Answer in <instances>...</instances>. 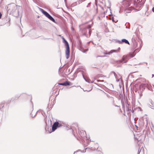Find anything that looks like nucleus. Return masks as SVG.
<instances>
[{
	"mask_svg": "<svg viewBox=\"0 0 154 154\" xmlns=\"http://www.w3.org/2000/svg\"><path fill=\"white\" fill-rule=\"evenodd\" d=\"M138 51H138V50L137 49L135 50L133 53L130 54V57L127 55H124L122 57L121 60H117L116 62L117 63H121L122 64L124 63H126L130 58L133 57L135 55L136 52Z\"/></svg>",
	"mask_w": 154,
	"mask_h": 154,
	"instance_id": "1",
	"label": "nucleus"
},
{
	"mask_svg": "<svg viewBox=\"0 0 154 154\" xmlns=\"http://www.w3.org/2000/svg\"><path fill=\"white\" fill-rule=\"evenodd\" d=\"M63 42L64 44V45L66 47L65 54L66 57V58L67 59H68L69 57L70 53L69 45L68 42L65 39H63Z\"/></svg>",
	"mask_w": 154,
	"mask_h": 154,
	"instance_id": "2",
	"label": "nucleus"
},
{
	"mask_svg": "<svg viewBox=\"0 0 154 154\" xmlns=\"http://www.w3.org/2000/svg\"><path fill=\"white\" fill-rule=\"evenodd\" d=\"M50 20L54 23H56L55 19L47 12L45 10H40Z\"/></svg>",
	"mask_w": 154,
	"mask_h": 154,
	"instance_id": "3",
	"label": "nucleus"
},
{
	"mask_svg": "<svg viewBox=\"0 0 154 154\" xmlns=\"http://www.w3.org/2000/svg\"><path fill=\"white\" fill-rule=\"evenodd\" d=\"M134 0H125L123 2V5L125 7H126L130 6L131 2H134Z\"/></svg>",
	"mask_w": 154,
	"mask_h": 154,
	"instance_id": "4",
	"label": "nucleus"
},
{
	"mask_svg": "<svg viewBox=\"0 0 154 154\" xmlns=\"http://www.w3.org/2000/svg\"><path fill=\"white\" fill-rule=\"evenodd\" d=\"M81 73L82 74L84 80L87 82L89 83H92L93 82H91V80L87 77H85L84 73V72L82 71H80Z\"/></svg>",
	"mask_w": 154,
	"mask_h": 154,
	"instance_id": "5",
	"label": "nucleus"
},
{
	"mask_svg": "<svg viewBox=\"0 0 154 154\" xmlns=\"http://www.w3.org/2000/svg\"><path fill=\"white\" fill-rule=\"evenodd\" d=\"M142 87H144V88L145 87H146L150 91H152V87L150 85L148 84H144L142 85Z\"/></svg>",
	"mask_w": 154,
	"mask_h": 154,
	"instance_id": "6",
	"label": "nucleus"
},
{
	"mask_svg": "<svg viewBox=\"0 0 154 154\" xmlns=\"http://www.w3.org/2000/svg\"><path fill=\"white\" fill-rule=\"evenodd\" d=\"M149 102L150 103L148 104V106L151 108L154 109V102L151 100H149Z\"/></svg>",
	"mask_w": 154,
	"mask_h": 154,
	"instance_id": "7",
	"label": "nucleus"
},
{
	"mask_svg": "<svg viewBox=\"0 0 154 154\" xmlns=\"http://www.w3.org/2000/svg\"><path fill=\"white\" fill-rule=\"evenodd\" d=\"M142 12L140 13V14L142 16H144L145 15H146V16H148V15L149 14L148 12L147 13V10H141Z\"/></svg>",
	"mask_w": 154,
	"mask_h": 154,
	"instance_id": "8",
	"label": "nucleus"
},
{
	"mask_svg": "<svg viewBox=\"0 0 154 154\" xmlns=\"http://www.w3.org/2000/svg\"><path fill=\"white\" fill-rule=\"evenodd\" d=\"M4 19L6 20V21H8V22H7V26H10V22L11 20L10 17H9L7 16Z\"/></svg>",
	"mask_w": 154,
	"mask_h": 154,
	"instance_id": "9",
	"label": "nucleus"
},
{
	"mask_svg": "<svg viewBox=\"0 0 154 154\" xmlns=\"http://www.w3.org/2000/svg\"><path fill=\"white\" fill-rule=\"evenodd\" d=\"M117 50H111L109 52L107 53V52H104V54H108V55H110L112 53H113L116 52L117 51Z\"/></svg>",
	"mask_w": 154,
	"mask_h": 154,
	"instance_id": "10",
	"label": "nucleus"
},
{
	"mask_svg": "<svg viewBox=\"0 0 154 154\" xmlns=\"http://www.w3.org/2000/svg\"><path fill=\"white\" fill-rule=\"evenodd\" d=\"M122 43V44L123 43H125V44H127L128 45H130V43L128 41L125 39H122L121 40Z\"/></svg>",
	"mask_w": 154,
	"mask_h": 154,
	"instance_id": "11",
	"label": "nucleus"
},
{
	"mask_svg": "<svg viewBox=\"0 0 154 154\" xmlns=\"http://www.w3.org/2000/svg\"><path fill=\"white\" fill-rule=\"evenodd\" d=\"M105 5L106 7H107V8H110L111 5L109 1H108L105 4Z\"/></svg>",
	"mask_w": 154,
	"mask_h": 154,
	"instance_id": "12",
	"label": "nucleus"
},
{
	"mask_svg": "<svg viewBox=\"0 0 154 154\" xmlns=\"http://www.w3.org/2000/svg\"><path fill=\"white\" fill-rule=\"evenodd\" d=\"M65 86H66L68 85H72V83L69 81H66L65 82Z\"/></svg>",
	"mask_w": 154,
	"mask_h": 154,
	"instance_id": "13",
	"label": "nucleus"
},
{
	"mask_svg": "<svg viewBox=\"0 0 154 154\" xmlns=\"http://www.w3.org/2000/svg\"><path fill=\"white\" fill-rule=\"evenodd\" d=\"M80 50L84 53H85L88 50V48L86 49H84L83 48H82V47H80Z\"/></svg>",
	"mask_w": 154,
	"mask_h": 154,
	"instance_id": "14",
	"label": "nucleus"
},
{
	"mask_svg": "<svg viewBox=\"0 0 154 154\" xmlns=\"http://www.w3.org/2000/svg\"><path fill=\"white\" fill-rule=\"evenodd\" d=\"M57 128L54 125H53L52 126V131H51L50 132L49 131V133H51L52 132L54 131Z\"/></svg>",
	"mask_w": 154,
	"mask_h": 154,
	"instance_id": "15",
	"label": "nucleus"
},
{
	"mask_svg": "<svg viewBox=\"0 0 154 154\" xmlns=\"http://www.w3.org/2000/svg\"><path fill=\"white\" fill-rule=\"evenodd\" d=\"M87 30H88V31L89 34V36H90L91 35V30L90 29H83V31H84L85 32V31H86V32H87Z\"/></svg>",
	"mask_w": 154,
	"mask_h": 154,
	"instance_id": "16",
	"label": "nucleus"
},
{
	"mask_svg": "<svg viewBox=\"0 0 154 154\" xmlns=\"http://www.w3.org/2000/svg\"><path fill=\"white\" fill-rule=\"evenodd\" d=\"M127 104L128 105V106H126V110H127V111L128 112V113H129L131 112V107H130V108H129V104H128V103H127Z\"/></svg>",
	"mask_w": 154,
	"mask_h": 154,
	"instance_id": "17",
	"label": "nucleus"
},
{
	"mask_svg": "<svg viewBox=\"0 0 154 154\" xmlns=\"http://www.w3.org/2000/svg\"><path fill=\"white\" fill-rule=\"evenodd\" d=\"M121 102L122 105V107L123 108L124 111H125V105L124 103L123 99H121Z\"/></svg>",
	"mask_w": 154,
	"mask_h": 154,
	"instance_id": "18",
	"label": "nucleus"
},
{
	"mask_svg": "<svg viewBox=\"0 0 154 154\" xmlns=\"http://www.w3.org/2000/svg\"><path fill=\"white\" fill-rule=\"evenodd\" d=\"M20 96H19L18 97H13V98H12L11 99V101L12 102H15V100H17V99H18L19 97Z\"/></svg>",
	"mask_w": 154,
	"mask_h": 154,
	"instance_id": "19",
	"label": "nucleus"
},
{
	"mask_svg": "<svg viewBox=\"0 0 154 154\" xmlns=\"http://www.w3.org/2000/svg\"><path fill=\"white\" fill-rule=\"evenodd\" d=\"M45 124H46V126H45V130L46 131H48L49 126H48L47 125V123H46V122H45Z\"/></svg>",
	"mask_w": 154,
	"mask_h": 154,
	"instance_id": "20",
	"label": "nucleus"
},
{
	"mask_svg": "<svg viewBox=\"0 0 154 154\" xmlns=\"http://www.w3.org/2000/svg\"><path fill=\"white\" fill-rule=\"evenodd\" d=\"M58 122L56 121L54 122L53 124V125L56 127L57 128H58Z\"/></svg>",
	"mask_w": 154,
	"mask_h": 154,
	"instance_id": "21",
	"label": "nucleus"
},
{
	"mask_svg": "<svg viewBox=\"0 0 154 154\" xmlns=\"http://www.w3.org/2000/svg\"><path fill=\"white\" fill-rule=\"evenodd\" d=\"M141 1L142 0H137V2H136V1H135L134 2V4L135 5L138 4V3Z\"/></svg>",
	"mask_w": 154,
	"mask_h": 154,
	"instance_id": "22",
	"label": "nucleus"
},
{
	"mask_svg": "<svg viewBox=\"0 0 154 154\" xmlns=\"http://www.w3.org/2000/svg\"><path fill=\"white\" fill-rule=\"evenodd\" d=\"M111 73H113V74L114 75V76H115V78L116 79V77L117 76V75L116 74V72H115L113 71H112L111 72Z\"/></svg>",
	"mask_w": 154,
	"mask_h": 154,
	"instance_id": "23",
	"label": "nucleus"
},
{
	"mask_svg": "<svg viewBox=\"0 0 154 154\" xmlns=\"http://www.w3.org/2000/svg\"><path fill=\"white\" fill-rule=\"evenodd\" d=\"M58 84L60 85H62L64 86H65V82H64L63 83H58Z\"/></svg>",
	"mask_w": 154,
	"mask_h": 154,
	"instance_id": "24",
	"label": "nucleus"
},
{
	"mask_svg": "<svg viewBox=\"0 0 154 154\" xmlns=\"http://www.w3.org/2000/svg\"><path fill=\"white\" fill-rule=\"evenodd\" d=\"M78 44H79V46H80V47H81L82 43L81 41L80 40H79Z\"/></svg>",
	"mask_w": 154,
	"mask_h": 154,
	"instance_id": "25",
	"label": "nucleus"
},
{
	"mask_svg": "<svg viewBox=\"0 0 154 154\" xmlns=\"http://www.w3.org/2000/svg\"><path fill=\"white\" fill-rule=\"evenodd\" d=\"M11 101V100H7V102H6V104H9V103H10Z\"/></svg>",
	"mask_w": 154,
	"mask_h": 154,
	"instance_id": "26",
	"label": "nucleus"
},
{
	"mask_svg": "<svg viewBox=\"0 0 154 154\" xmlns=\"http://www.w3.org/2000/svg\"><path fill=\"white\" fill-rule=\"evenodd\" d=\"M62 126V125L60 124V123H59L58 122V128H60V127H61Z\"/></svg>",
	"mask_w": 154,
	"mask_h": 154,
	"instance_id": "27",
	"label": "nucleus"
},
{
	"mask_svg": "<svg viewBox=\"0 0 154 154\" xmlns=\"http://www.w3.org/2000/svg\"><path fill=\"white\" fill-rule=\"evenodd\" d=\"M117 43H118L119 44H122L121 40H118Z\"/></svg>",
	"mask_w": 154,
	"mask_h": 154,
	"instance_id": "28",
	"label": "nucleus"
},
{
	"mask_svg": "<svg viewBox=\"0 0 154 154\" xmlns=\"http://www.w3.org/2000/svg\"><path fill=\"white\" fill-rule=\"evenodd\" d=\"M130 13V11L129 12H125V11L124 12V13L125 14V15L126 16L128 15L127 14Z\"/></svg>",
	"mask_w": 154,
	"mask_h": 154,
	"instance_id": "29",
	"label": "nucleus"
},
{
	"mask_svg": "<svg viewBox=\"0 0 154 154\" xmlns=\"http://www.w3.org/2000/svg\"><path fill=\"white\" fill-rule=\"evenodd\" d=\"M141 148V149H140H140H139L138 150V152H137V154H140V152L141 150V148Z\"/></svg>",
	"mask_w": 154,
	"mask_h": 154,
	"instance_id": "30",
	"label": "nucleus"
},
{
	"mask_svg": "<svg viewBox=\"0 0 154 154\" xmlns=\"http://www.w3.org/2000/svg\"><path fill=\"white\" fill-rule=\"evenodd\" d=\"M89 149V148H87L86 149H85V150H83V151L82 152H86V149Z\"/></svg>",
	"mask_w": 154,
	"mask_h": 154,
	"instance_id": "31",
	"label": "nucleus"
},
{
	"mask_svg": "<svg viewBox=\"0 0 154 154\" xmlns=\"http://www.w3.org/2000/svg\"><path fill=\"white\" fill-rule=\"evenodd\" d=\"M4 106H2V104H0V109H1L2 108H3Z\"/></svg>",
	"mask_w": 154,
	"mask_h": 154,
	"instance_id": "32",
	"label": "nucleus"
},
{
	"mask_svg": "<svg viewBox=\"0 0 154 154\" xmlns=\"http://www.w3.org/2000/svg\"><path fill=\"white\" fill-rule=\"evenodd\" d=\"M120 49V47L118 48L116 50L117 51L116 52H118V51H119V50Z\"/></svg>",
	"mask_w": 154,
	"mask_h": 154,
	"instance_id": "33",
	"label": "nucleus"
},
{
	"mask_svg": "<svg viewBox=\"0 0 154 154\" xmlns=\"http://www.w3.org/2000/svg\"><path fill=\"white\" fill-rule=\"evenodd\" d=\"M2 14L0 12V19H1L2 17Z\"/></svg>",
	"mask_w": 154,
	"mask_h": 154,
	"instance_id": "34",
	"label": "nucleus"
},
{
	"mask_svg": "<svg viewBox=\"0 0 154 154\" xmlns=\"http://www.w3.org/2000/svg\"><path fill=\"white\" fill-rule=\"evenodd\" d=\"M31 116H32V118L34 117L35 116V115H34L33 116V115H32V113H31Z\"/></svg>",
	"mask_w": 154,
	"mask_h": 154,
	"instance_id": "35",
	"label": "nucleus"
},
{
	"mask_svg": "<svg viewBox=\"0 0 154 154\" xmlns=\"http://www.w3.org/2000/svg\"><path fill=\"white\" fill-rule=\"evenodd\" d=\"M118 40H117L116 39H114V40L115 41V42L116 43H117V42L118 41Z\"/></svg>",
	"mask_w": 154,
	"mask_h": 154,
	"instance_id": "36",
	"label": "nucleus"
},
{
	"mask_svg": "<svg viewBox=\"0 0 154 154\" xmlns=\"http://www.w3.org/2000/svg\"><path fill=\"white\" fill-rule=\"evenodd\" d=\"M102 57V56H96V57L97 58H98V57Z\"/></svg>",
	"mask_w": 154,
	"mask_h": 154,
	"instance_id": "37",
	"label": "nucleus"
},
{
	"mask_svg": "<svg viewBox=\"0 0 154 154\" xmlns=\"http://www.w3.org/2000/svg\"><path fill=\"white\" fill-rule=\"evenodd\" d=\"M91 149L92 150H95V148H92L91 147Z\"/></svg>",
	"mask_w": 154,
	"mask_h": 154,
	"instance_id": "38",
	"label": "nucleus"
},
{
	"mask_svg": "<svg viewBox=\"0 0 154 154\" xmlns=\"http://www.w3.org/2000/svg\"><path fill=\"white\" fill-rule=\"evenodd\" d=\"M5 103V102H2L1 103V104H2V105H3V104H4Z\"/></svg>",
	"mask_w": 154,
	"mask_h": 154,
	"instance_id": "39",
	"label": "nucleus"
},
{
	"mask_svg": "<svg viewBox=\"0 0 154 154\" xmlns=\"http://www.w3.org/2000/svg\"><path fill=\"white\" fill-rule=\"evenodd\" d=\"M61 38H62V39H63H63H65V38L63 37L62 36Z\"/></svg>",
	"mask_w": 154,
	"mask_h": 154,
	"instance_id": "40",
	"label": "nucleus"
},
{
	"mask_svg": "<svg viewBox=\"0 0 154 154\" xmlns=\"http://www.w3.org/2000/svg\"><path fill=\"white\" fill-rule=\"evenodd\" d=\"M134 110L133 109L132 110H131V112L132 113H133L134 112Z\"/></svg>",
	"mask_w": 154,
	"mask_h": 154,
	"instance_id": "41",
	"label": "nucleus"
},
{
	"mask_svg": "<svg viewBox=\"0 0 154 154\" xmlns=\"http://www.w3.org/2000/svg\"><path fill=\"white\" fill-rule=\"evenodd\" d=\"M97 81L98 82H100V80H97Z\"/></svg>",
	"mask_w": 154,
	"mask_h": 154,
	"instance_id": "42",
	"label": "nucleus"
},
{
	"mask_svg": "<svg viewBox=\"0 0 154 154\" xmlns=\"http://www.w3.org/2000/svg\"><path fill=\"white\" fill-rule=\"evenodd\" d=\"M15 11H17V13H18H18H19V11H18V10H15Z\"/></svg>",
	"mask_w": 154,
	"mask_h": 154,
	"instance_id": "43",
	"label": "nucleus"
},
{
	"mask_svg": "<svg viewBox=\"0 0 154 154\" xmlns=\"http://www.w3.org/2000/svg\"><path fill=\"white\" fill-rule=\"evenodd\" d=\"M122 11V10H119V12L120 13H121V11Z\"/></svg>",
	"mask_w": 154,
	"mask_h": 154,
	"instance_id": "44",
	"label": "nucleus"
},
{
	"mask_svg": "<svg viewBox=\"0 0 154 154\" xmlns=\"http://www.w3.org/2000/svg\"><path fill=\"white\" fill-rule=\"evenodd\" d=\"M154 76V74H152V78L153 77V76Z\"/></svg>",
	"mask_w": 154,
	"mask_h": 154,
	"instance_id": "45",
	"label": "nucleus"
},
{
	"mask_svg": "<svg viewBox=\"0 0 154 154\" xmlns=\"http://www.w3.org/2000/svg\"><path fill=\"white\" fill-rule=\"evenodd\" d=\"M135 140H138L137 138H135Z\"/></svg>",
	"mask_w": 154,
	"mask_h": 154,
	"instance_id": "46",
	"label": "nucleus"
},
{
	"mask_svg": "<svg viewBox=\"0 0 154 154\" xmlns=\"http://www.w3.org/2000/svg\"><path fill=\"white\" fill-rule=\"evenodd\" d=\"M86 35V33L85 32L84 33V35Z\"/></svg>",
	"mask_w": 154,
	"mask_h": 154,
	"instance_id": "47",
	"label": "nucleus"
},
{
	"mask_svg": "<svg viewBox=\"0 0 154 154\" xmlns=\"http://www.w3.org/2000/svg\"><path fill=\"white\" fill-rule=\"evenodd\" d=\"M104 81L103 80H100V82H103Z\"/></svg>",
	"mask_w": 154,
	"mask_h": 154,
	"instance_id": "48",
	"label": "nucleus"
},
{
	"mask_svg": "<svg viewBox=\"0 0 154 154\" xmlns=\"http://www.w3.org/2000/svg\"><path fill=\"white\" fill-rule=\"evenodd\" d=\"M125 10H131V9H130L129 8H128V9H126Z\"/></svg>",
	"mask_w": 154,
	"mask_h": 154,
	"instance_id": "49",
	"label": "nucleus"
},
{
	"mask_svg": "<svg viewBox=\"0 0 154 154\" xmlns=\"http://www.w3.org/2000/svg\"><path fill=\"white\" fill-rule=\"evenodd\" d=\"M92 42L91 41H89V42H88V43H90V42Z\"/></svg>",
	"mask_w": 154,
	"mask_h": 154,
	"instance_id": "50",
	"label": "nucleus"
},
{
	"mask_svg": "<svg viewBox=\"0 0 154 154\" xmlns=\"http://www.w3.org/2000/svg\"><path fill=\"white\" fill-rule=\"evenodd\" d=\"M112 21H113V22H115V23H116V21H114V20H112Z\"/></svg>",
	"mask_w": 154,
	"mask_h": 154,
	"instance_id": "51",
	"label": "nucleus"
},
{
	"mask_svg": "<svg viewBox=\"0 0 154 154\" xmlns=\"http://www.w3.org/2000/svg\"><path fill=\"white\" fill-rule=\"evenodd\" d=\"M50 122H51V124H52V122L51 121V120H50Z\"/></svg>",
	"mask_w": 154,
	"mask_h": 154,
	"instance_id": "52",
	"label": "nucleus"
},
{
	"mask_svg": "<svg viewBox=\"0 0 154 154\" xmlns=\"http://www.w3.org/2000/svg\"><path fill=\"white\" fill-rule=\"evenodd\" d=\"M24 96H26V95L25 94H24Z\"/></svg>",
	"mask_w": 154,
	"mask_h": 154,
	"instance_id": "53",
	"label": "nucleus"
},
{
	"mask_svg": "<svg viewBox=\"0 0 154 154\" xmlns=\"http://www.w3.org/2000/svg\"><path fill=\"white\" fill-rule=\"evenodd\" d=\"M144 63H145V64H146L147 65V63H146V62H144Z\"/></svg>",
	"mask_w": 154,
	"mask_h": 154,
	"instance_id": "54",
	"label": "nucleus"
},
{
	"mask_svg": "<svg viewBox=\"0 0 154 154\" xmlns=\"http://www.w3.org/2000/svg\"><path fill=\"white\" fill-rule=\"evenodd\" d=\"M152 11L154 13V10H152Z\"/></svg>",
	"mask_w": 154,
	"mask_h": 154,
	"instance_id": "55",
	"label": "nucleus"
},
{
	"mask_svg": "<svg viewBox=\"0 0 154 154\" xmlns=\"http://www.w3.org/2000/svg\"><path fill=\"white\" fill-rule=\"evenodd\" d=\"M63 11L64 12H66V11H65V10H63Z\"/></svg>",
	"mask_w": 154,
	"mask_h": 154,
	"instance_id": "56",
	"label": "nucleus"
},
{
	"mask_svg": "<svg viewBox=\"0 0 154 154\" xmlns=\"http://www.w3.org/2000/svg\"><path fill=\"white\" fill-rule=\"evenodd\" d=\"M84 133L85 134H86V132L85 131H84Z\"/></svg>",
	"mask_w": 154,
	"mask_h": 154,
	"instance_id": "57",
	"label": "nucleus"
},
{
	"mask_svg": "<svg viewBox=\"0 0 154 154\" xmlns=\"http://www.w3.org/2000/svg\"><path fill=\"white\" fill-rule=\"evenodd\" d=\"M132 10H137V9H135L134 8V9H133Z\"/></svg>",
	"mask_w": 154,
	"mask_h": 154,
	"instance_id": "58",
	"label": "nucleus"
},
{
	"mask_svg": "<svg viewBox=\"0 0 154 154\" xmlns=\"http://www.w3.org/2000/svg\"><path fill=\"white\" fill-rule=\"evenodd\" d=\"M39 10H43V9H42V8H39Z\"/></svg>",
	"mask_w": 154,
	"mask_h": 154,
	"instance_id": "59",
	"label": "nucleus"
},
{
	"mask_svg": "<svg viewBox=\"0 0 154 154\" xmlns=\"http://www.w3.org/2000/svg\"><path fill=\"white\" fill-rule=\"evenodd\" d=\"M111 11H112V10H109V11H110V13H111Z\"/></svg>",
	"mask_w": 154,
	"mask_h": 154,
	"instance_id": "60",
	"label": "nucleus"
},
{
	"mask_svg": "<svg viewBox=\"0 0 154 154\" xmlns=\"http://www.w3.org/2000/svg\"><path fill=\"white\" fill-rule=\"evenodd\" d=\"M76 152V151H75V152H74V153H75V152ZM73 154H74V153Z\"/></svg>",
	"mask_w": 154,
	"mask_h": 154,
	"instance_id": "61",
	"label": "nucleus"
},
{
	"mask_svg": "<svg viewBox=\"0 0 154 154\" xmlns=\"http://www.w3.org/2000/svg\"><path fill=\"white\" fill-rule=\"evenodd\" d=\"M154 10V9H153V8H152V10Z\"/></svg>",
	"mask_w": 154,
	"mask_h": 154,
	"instance_id": "62",
	"label": "nucleus"
},
{
	"mask_svg": "<svg viewBox=\"0 0 154 154\" xmlns=\"http://www.w3.org/2000/svg\"><path fill=\"white\" fill-rule=\"evenodd\" d=\"M119 66L121 67V66H118V67H119Z\"/></svg>",
	"mask_w": 154,
	"mask_h": 154,
	"instance_id": "63",
	"label": "nucleus"
},
{
	"mask_svg": "<svg viewBox=\"0 0 154 154\" xmlns=\"http://www.w3.org/2000/svg\"><path fill=\"white\" fill-rule=\"evenodd\" d=\"M72 11H74V10H71Z\"/></svg>",
	"mask_w": 154,
	"mask_h": 154,
	"instance_id": "64",
	"label": "nucleus"
}]
</instances>
